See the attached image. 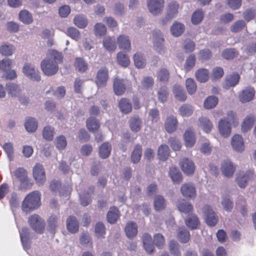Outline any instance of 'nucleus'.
I'll return each mask as SVG.
<instances>
[{
  "label": "nucleus",
  "mask_w": 256,
  "mask_h": 256,
  "mask_svg": "<svg viewBox=\"0 0 256 256\" xmlns=\"http://www.w3.org/2000/svg\"><path fill=\"white\" fill-rule=\"evenodd\" d=\"M62 56L60 52L54 50H49L47 56L40 63V68L47 76L56 74L58 70V64L62 62Z\"/></svg>",
  "instance_id": "nucleus-1"
},
{
  "label": "nucleus",
  "mask_w": 256,
  "mask_h": 256,
  "mask_svg": "<svg viewBox=\"0 0 256 256\" xmlns=\"http://www.w3.org/2000/svg\"><path fill=\"white\" fill-rule=\"evenodd\" d=\"M40 194L34 191L26 196L22 202V208L24 212H28L36 210L40 206Z\"/></svg>",
  "instance_id": "nucleus-2"
},
{
  "label": "nucleus",
  "mask_w": 256,
  "mask_h": 256,
  "mask_svg": "<svg viewBox=\"0 0 256 256\" xmlns=\"http://www.w3.org/2000/svg\"><path fill=\"white\" fill-rule=\"evenodd\" d=\"M28 222L32 228L36 232H44L45 229V222L40 216L36 214L30 216L28 218Z\"/></svg>",
  "instance_id": "nucleus-3"
},
{
  "label": "nucleus",
  "mask_w": 256,
  "mask_h": 256,
  "mask_svg": "<svg viewBox=\"0 0 256 256\" xmlns=\"http://www.w3.org/2000/svg\"><path fill=\"white\" fill-rule=\"evenodd\" d=\"M22 72L24 76L29 79L38 82L40 80V74L39 70L33 64H26L22 68Z\"/></svg>",
  "instance_id": "nucleus-4"
},
{
  "label": "nucleus",
  "mask_w": 256,
  "mask_h": 256,
  "mask_svg": "<svg viewBox=\"0 0 256 256\" xmlns=\"http://www.w3.org/2000/svg\"><path fill=\"white\" fill-rule=\"evenodd\" d=\"M202 211L207 224L210 226L216 225L218 221V216L212 208L208 205H206L203 207Z\"/></svg>",
  "instance_id": "nucleus-5"
},
{
  "label": "nucleus",
  "mask_w": 256,
  "mask_h": 256,
  "mask_svg": "<svg viewBox=\"0 0 256 256\" xmlns=\"http://www.w3.org/2000/svg\"><path fill=\"white\" fill-rule=\"evenodd\" d=\"M164 6V0H148L147 6L149 12L154 16L162 14Z\"/></svg>",
  "instance_id": "nucleus-6"
},
{
  "label": "nucleus",
  "mask_w": 256,
  "mask_h": 256,
  "mask_svg": "<svg viewBox=\"0 0 256 256\" xmlns=\"http://www.w3.org/2000/svg\"><path fill=\"white\" fill-rule=\"evenodd\" d=\"M152 40L154 46L156 50L160 54L165 53V48L163 46L164 38L162 32L160 30H154L152 32Z\"/></svg>",
  "instance_id": "nucleus-7"
},
{
  "label": "nucleus",
  "mask_w": 256,
  "mask_h": 256,
  "mask_svg": "<svg viewBox=\"0 0 256 256\" xmlns=\"http://www.w3.org/2000/svg\"><path fill=\"white\" fill-rule=\"evenodd\" d=\"M33 176L36 183L39 186H43L46 181L45 170L42 166L36 164L33 168Z\"/></svg>",
  "instance_id": "nucleus-8"
},
{
  "label": "nucleus",
  "mask_w": 256,
  "mask_h": 256,
  "mask_svg": "<svg viewBox=\"0 0 256 256\" xmlns=\"http://www.w3.org/2000/svg\"><path fill=\"white\" fill-rule=\"evenodd\" d=\"M253 172L252 170L239 172L236 178V182L241 188H244L249 180L253 178Z\"/></svg>",
  "instance_id": "nucleus-9"
},
{
  "label": "nucleus",
  "mask_w": 256,
  "mask_h": 256,
  "mask_svg": "<svg viewBox=\"0 0 256 256\" xmlns=\"http://www.w3.org/2000/svg\"><path fill=\"white\" fill-rule=\"evenodd\" d=\"M236 170V165L230 160H224L221 164L220 170L224 176H232Z\"/></svg>",
  "instance_id": "nucleus-10"
},
{
  "label": "nucleus",
  "mask_w": 256,
  "mask_h": 256,
  "mask_svg": "<svg viewBox=\"0 0 256 256\" xmlns=\"http://www.w3.org/2000/svg\"><path fill=\"white\" fill-rule=\"evenodd\" d=\"M255 95V90L252 87H246L239 94V100L242 103H246L252 100Z\"/></svg>",
  "instance_id": "nucleus-11"
},
{
  "label": "nucleus",
  "mask_w": 256,
  "mask_h": 256,
  "mask_svg": "<svg viewBox=\"0 0 256 256\" xmlns=\"http://www.w3.org/2000/svg\"><path fill=\"white\" fill-rule=\"evenodd\" d=\"M180 165L183 172L188 174H192L195 170L194 162L188 158H182L180 160Z\"/></svg>",
  "instance_id": "nucleus-12"
},
{
  "label": "nucleus",
  "mask_w": 256,
  "mask_h": 256,
  "mask_svg": "<svg viewBox=\"0 0 256 256\" xmlns=\"http://www.w3.org/2000/svg\"><path fill=\"white\" fill-rule=\"evenodd\" d=\"M220 134L224 138L229 136L231 133V124L226 118L220 119L218 124Z\"/></svg>",
  "instance_id": "nucleus-13"
},
{
  "label": "nucleus",
  "mask_w": 256,
  "mask_h": 256,
  "mask_svg": "<svg viewBox=\"0 0 256 256\" xmlns=\"http://www.w3.org/2000/svg\"><path fill=\"white\" fill-rule=\"evenodd\" d=\"M182 196L186 198H194L196 196V191L194 186L192 182L184 184L180 188Z\"/></svg>",
  "instance_id": "nucleus-14"
},
{
  "label": "nucleus",
  "mask_w": 256,
  "mask_h": 256,
  "mask_svg": "<svg viewBox=\"0 0 256 256\" xmlns=\"http://www.w3.org/2000/svg\"><path fill=\"white\" fill-rule=\"evenodd\" d=\"M231 145L233 149L237 152H241L244 150L243 138L239 134H235L232 138Z\"/></svg>",
  "instance_id": "nucleus-15"
},
{
  "label": "nucleus",
  "mask_w": 256,
  "mask_h": 256,
  "mask_svg": "<svg viewBox=\"0 0 256 256\" xmlns=\"http://www.w3.org/2000/svg\"><path fill=\"white\" fill-rule=\"evenodd\" d=\"M108 79V72L106 68L98 70L96 80V85L99 88L105 86Z\"/></svg>",
  "instance_id": "nucleus-16"
},
{
  "label": "nucleus",
  "mask_w": 256,
  "mask_h": 256,
  "mask_svg": "<svg viewBox=\"0 0 256 256\" xmlns=\"http://www.w3.org/2000/svg\"><path fill=\"white\" fill-rule=\"evenodd\" d=\"M6 88L8 96L12 98H18L22 96V89L16 84L8 82L6 85Z\"/></svg>",
  "instance_id": "nucleus-17"
},
{
  "label": "nucleus",
  "mask_w": 256,
  "mask_h": 256,
  "mask_svg": "<svg viewBox=\"0 0 256 256\" xmlns=\"http://www.w3.org/2000/svg\"><path fill=\"white\" fill-rule=\"evenodd\" d=\"M117 43L120 49L128 52L130 50V42L128 36L125 35L120 36L117 38Z\"/></svg>",
  "instance_id": "nucleus-18"
},
{
  "label": "nucleus",
  "mask_w": 256,
  "mask_h": 256,
  "mask_svg": "<svg viewBox=\"0 0 256 256\" xmlns=\"http://www.w3.org/2000/svg\"><path fill=\"white\" fill-rule=\"evenodd\" d=\"M184 140L185 145L187 148L192 147L196 140V138L194 131L190 129H188L184 134Z\"/></svg>",
  "instance_id": "nucleus-19"
},
{
  "label": "nucleus",
  "mask_w": 256,
  "mask_h": 256,
  "mask_svg": "<svg viewBox=\"0 0 256 256\" xmlns=\"http://www.w3.org/2000/svg\"><path fill=\"white\" fill-rule=\"evenodd\" d=\"M104 48L108 52H114L116 48L115 38L110 36H106L102 40Z\"/></svg>",
  "instance_id": "nucleus-20"
},
{
  "label": "nucleus",
  "mask_w": 256,
  "mask_h": 256,
  "mask_svg": "<svg viewBox=\"0 0 256 256\" xmlns=\"http://www.w3.org/2000/svg\"><path fill=\"white\" fill-rule=\"evenodd\" d=\"M184 24L178 22H175L170 28L171 34L174 37H178L181 36L184 33Z\"/></svg>",
  "instance_id": "nucleus-21"
},
{
  "label": "nucleus",
  "mask_w": 256,
  "mask_h": 256,
  "mask_svg": "<svg viewBox=\"0 0 256 256\" xmlns=\"http://www.w3.org/2000/svg\"><path fill=\"white\" fill-rule=\"evenodd\" d=\"M66 228L71 233L76 232L79 228V224L76 218L73 216H69L66 220Z\"/></svg>",
  "instance_id": "nucleus-22"
},
{
  "label": "nucleus",
  "mask_w": 256,
  "mask_h": 256,
  "mask_svg": "<svg viewBox=\"0 0 256 256\" xmlns=\"http://www.w3.org/2000/svg\"><path fill=\"white\" fill-rule=\"evenodd\" d=\"M173 94L176 98L183 102L186 99V93L182 87L178 84H175L173 87Z\"/></svg>",
  "instance_id": "nucleus-23"
},
{
  "label": "nucleus",
  "mask_w": 256,
  "mask_h": 256,
  "mask_svg": "<svg viewBox=\"0 0 256 256\" xmlns=\"http://www.w3.org/2000/svg\"><path fill=\"white\" fill-rule=\"evenodd\" d=\"M240 80V76L238 74L234 73L228 76L226 79L224 87L226 89L234 86L237 84Z\"/></svg>",
  "instance_id": "nucleus-24"
},
{
  "label": "nucleus",
  "mask_w": 256,
  "mask_h": 256,
  "mask_svg": "<svg viewBox=\"0 0 256 256\" xmlns=\"http://www.w3.org/2000/svg\"><path fill=\"white\" fill-rule=\"evenodd\" d=\"M112 150L111 145L108 142L102 144L98 148V155L103 159L108 158Z\"/></svg>",
  "instance_id": "nucleus-25"
},
{
  "label": "nucleus",
  "mask_w": 256,
  "mask_h": 256,
  "mask_svg": "<svg viewBox=\"0 0 256 256\" xmlns=\"http://www.w3.org/2000/svg\"><path fill=\"white\" fill-rule=\"evenodd\" d=\"M199 126L206 133H210L213 128V124L210 120L205 117H201L198 119Z\"/></svg>",
  "instance_id": "nucleus-26"
},
{
  "label": "nucleus",
  "mask_w": 256,
  "mask_h": 256,
  "mask_svg": "<svg viewBox=\"0 0 256 256\" xmlns=\"http://www.w3.org/2000/svg\"><path fill=\"white\" fill-rule=\"evenodd\" d=\"M20 240L24 249H28L30 248L29 229L24 228L21 232H20Z\"/></svg>",
  "instance_id": "nucleus-27"
},
{
  "label": "nucleus",
  "mask_w": 256,
  "mask_h": 256,
  "mask_svg": "<svg viewBox=\"0 0 256 256\" xmlns=\"http://www.w3.org/2000/svg\"><path fill=\"white\" fill-rule=\"evenodd\" d=\"M74 24L80 28H85L88 24V20L82 14L76 15L73 20Z\"/></svg>",
  "instance_id": "nucleus-28"
},
{
  "label": "nucleus",
  "mask_w": 256,
  "mask_h": 256,
  "mask_svg": "<svg viewBox=\"0 0 256 256\" xmlns=\"http://www.w3.org/2000/svg\"><path fill=\"white\" fill-rule=\"evenodd\" d=\"M178 124L176 118L174 116L168 117L165 122V128L168 133L176 130Z\"/></svg>",
  "instance_id": "nucleus-29"
},
{
  "label": "nucleus",
  "mask_w": 256,
  "mask_h": 256,
  "mask_svg": "<svg viewBox=\"0 0 256 256\" xmlns=\"http://www.w3.org/2000/svg\"><path fill=\"white\" fill-rule=\"evenodd\" d=\"M114 90L116 95L120 96L126 90L124 80L116 78L114 82Z\"/></svg>",
  "instance_id": "nucleus-30"
},
{
  "label": "nucleus",
  "mask_w": 256,
  "mask_h": 256,
  "mask_svg": "<svg viewBox=\"0 0 256 256\" xmlns=\"http://www.w3.org/2000/svg\"><path fill=\"white\" fill-rule=\"evenodd\" d=\"M185 224L190 229L194 230L198 228L200 222L196 214H192L185 219Z\"/></svg>",
  "instance_id": "nucleus-31"
},
{
  "label": "nucleus",
  "mask_w": 256,
  "mask_h": 256,
  "mask_svg": "<svg viewBox=\"0 0 256 256\" xmlns=\"http://www.w3.org/2000/svg\"><path fill=\"white\" fill-rule=\"evenodd\" d=\"M210 76V73L206 68H200L195 72V76L196 80L201 83L206 82Z\"/></svg>",
  "instance_id": "nucleus-32"
},
{
  "label": "nucleus",
  "mask_w": 256,
  "mask_h": 256,
  "mask_svg": "<svg viewBox=\"0 0 256 256\" xmlns=\"http://www.w3.org/2000/svg\"><path fill=\"white\" fill-rule=\"evenodd\" d=\"M126 236L130 238L136 236L138 234V226L134 222H128L125 227Z\"/></svg>",
  "instance_id": "nucleus-33"
},
{
  "label": "nucleus",
  "mask_w": 256,
  "mask_h": 256,
  "mask_svg": "<svg viewBox=\"0 0 256 256\" xmlns=\"http://www.w3.org/2000/svg\"><path fill=\"white\" fill-rule=\"evenodd\" d=\"M130 126L131 130L134 132H139L142 126V122L138 117H132L129 121Z\"/></svg>",
  "instance_id": "nucleus-34"
},
{
  "label": "nucleus",
  "mask_w": 256,
  "mask_h": 256,
  "mask_svg": "<svg viewBox=\"0 0 256 256\" xmlns=\"http://www.w3.org/2000/svg\"><path fill=\"white\" fill-rule=\"evenodd\" d=\"M169 176L175 183L179 184L182 180V174L176 166H172L170 168Z\"/></svg>",
  "instance_id": "nucleus-35"
},
{
  "label": "nucleus",
  "mask_w": 256,
  "mask_h": 256,
  "mask_svg": "<svg viewBox=\"0 0 256 256\" xmlns=\"http://www.w3.org/2000/svg\"><path fill=\"white\" fill-rule=\"evenodd\" d=\"M178 210L184 214H188L193 210V206L190 203L184 200H182L178 202L176 204Z\"/></svg>",
  "instance_id": "nucleus-36"
},
{
  "label": "nucleus",
  "mask_w": 256,
  "mask_h": 256,
  "mask_svg": "<svg viewBox=\"0 0 256 256\" xmlns=\"http://www.w3.org/2000/svg\"><path fill=\"white\" fill-rule=\"evenodd\" d=\"M218 99L214 96H210L206 98L204 103L206 109L210 110L214 108L218 104Z\"/></svg>",
  "instance_id": "nucleus-37"
},
{
  "label": "nucleus",
  "mask_w": 256,
  "mask_h": 256,
  "mask_svg": "<svg viewBox=\"0 0 256 256\" xmlns=\"http://www.w3.org/2000/svg\"><path fill=\"white\" fill-rule=\"evenodd\" d=\"M135 66L138 68H143L146 64V59L144 54L137 52L134 56Z\"/></svg>",
  "instance_id": "nucleus-38"
},
{
  "label": "nucleus",
  "mask_w": 256,
  "mask_h": 256,
  "mask_svg": "<svg viewBox=\"0 0 256 256\" xmlns=\"http://www.w3.org/2000/svg\"><path fill=\"white\" fill-rule=\"evenodd\" d=\"M177 237L180 242L186 243L190 240V234L186 229L180 228L178 230Z\"/></svg>",
  "instance_id": "nucleus-39"
},
{
  "label": "nucleus",
  "mask_w": 256,
  "mask_h": 256,
  "mask_svg": "<svg viewBox=\"0 0 256 256\" xmlns=\"http://www.w3.org/2000/svg\"><path fill=\"white\" fill-rule=\"evenodd\" d=\"M24 126L28 132H35L37 129L38 122L35 118H28L26 120Z\"/></svg>",
  "instance_id": "nucleus-40"
},
{
  "label": "nucleus",
  "mask_w": 256,
  "mask_h": 256,
  "mask_svg": "<svg viewBox=\"0 0 256 256\" xmlns=\"http://www.w3.org/2000/svg\"><path fill=\"white\" fill-rule=\"evenodd\" d=\"M255 120L254 117L252 115L247 116L242 124V130L246 132L249 130L253 126Z\"/></svg>",
  "instance_id": "nucleus-41"
},
{
  "label": "nucleus",
  "mask_w": 256,
  "mask_h": 256,
  "mask_svg": "<svg viewBox=\"0 0 256 256\" xmlns=\"http://www.w3.org/2000/svg\"><path fill=\"white\" fill-rule=\"evenodd\" d=\"M119 107L121 112L124 114L130 112L132 109L130 100L126 98H122L120 100L119 102Z\"/></svg>",
  "instance_id": "nucleus-42"
},
{
  "label": "nucleus",
  "mask_w": 256,
  "mask_h": 256,
  "mask_svg": "<svg viewBox=\"0 0 256 256\" xmlns=\"http://www.w3.org/2000/svg\"><path fill=\"white\" fill-rule=\"evenodd\" d=\"M119 216L118 210L116 207H111L107 214L108 222L110 224L114 223Z\"/></svg>",
  "instance_id": "nucleus-43"
},
{
  "label": "nucleus",
  "mask_w": 256,
  "mask_h": 256,
  "mask_svg": "<svg viewBox=\"0 0 256 256\" xmlns=\"http://www.w3.org/2000/svg\"><path fill=\"white\" fill-rule=\"evenodd\" d=\"M86 127L90 132H94L100 127V124L96 119L90 117L86 120Z\"/></svg>",
  "instance_id": "nucleus-44"
},
{
  "label": "nucleus",
  "mask_w": 256,
  "mask_h": 256,
  "mask_svg": "<svg viewBox=\"0 0 256 256\" xmlns=\"http://www.w3.org/2000/svg\"><path fill=\"white\" fill-rule=\"evenodd\" d=\"M116 60L118 63L123 67L128 66L130 63L128 56L122 52H120L117 54Z\"/></svg>",
  "instance_id": "nucleus-45"
},
{
  "label": "nucleus",
  "mask_w": 256,
  "mask_h": 256,
  "mask_svg": "<svg viewBox=\"0 0 256 256\" xmlns=\"http://www.w3.org/2000/svg\"><path fill=\"white\" fill-rule=\"evenodd\" d=\"M19 19L24 24H30L32 22V16L27 10H23L19 14Z\"/></svg>",
  "instance_id": "nucleus-46"
},
{
  "label": "nucleus",
  "mask_w": 256,
  "mask_h": 256,
  "mask_svg": "<svg viewBox=\"0 0 256 256\" xmlns=\"http://www.w3.org/2000/svg\"><path fill=\"white\" fill-rule=\"evenodd\" d=\"M166 202L163 196L158 195L156 196L154 200V206L156 210H162L165 208Z\"/></svg>",
  "instance_id": "nucleus-47"
},
{
  "label": "nucleus",
  "mask_w": 256,
  "mask_h": 256,
  "mask_svg": "<svg viewBox=\"0 0 256 256\" xmlns=\"http://www.w3.org/2000/svg\"><path fill=\"white\" fill-rule=\"evenodd\" d=\"M142 152V146L137 144L132 154L131 160L134 163H138L140 160Z\"/></svg>",
  "instance_id": "nucleus-48"
},
{
  "label": "nucleus",
  "mask_w": 256,
  "mask_h": 256,
  "mask_svg": "<svg viewBox=\"0 0 256 256\" xmlns=\"http://www.w3.org/2000/svg\"><path fill=\"white\" fill-rule=\"evenodd\" d=\"M194 112L193 107L188 104L182 105L178 109V112L182 116L188 117L192 115Z\"/></svg>",
  "instance_id": "nucleus-49"
},
{
  "label": "nucleus",
  "mask_w": 256,
  "mask_h": 256,
  "mask_svg": "<svg viewBox=\"0 0 256 256\" xmlns=\"http://www.w3.org/2000/svg\"><path fill=\"white\" fill-rule=\"evenodd\" d=\"M48 230L52 232H54L58 226V218L56 215H52L48 220Z\"/></svg>",
  "instance_id": "nucleus-50"
},
{
  "label": "nucleus",
  "mask_w": 256,
  "mask_h": 256,
  "mask_svg": "<svg viewBox=\"0 0 256 256\" xmlns=\"http://www.w3.org/2000/svg\"><path fill=\"white\" fill-rule=\"evenodd\" d=\"M170 149L168 146L166 144L161 145L158 150V156L160 160H166L169 156Z\"/></svg>",
  "instance_id": "nucleus-51"
},
{
  "label": "nucleus",
  "mask_w": 256,
  "mask_h": 256,
  "mask_svg": "<svg viewBox=\"0 0 256 256\" xmlns=\"http://www.w3.org/2000/svg\"><path fill=\"white\" fill-rule=\"evenodd\" d=\"M14 50V46L11 44H4L0 46V53L4 56H12Z\"/></svg>",
  "instance_id": "nucleus-52"
},
{
  "label": "nucleus",
  "mask_w": 256,
  "mask_h": 256,
  "mask_svg": "<svg viewBox=\"0 0 256 256\" xmlns=\"http://www.w3.org/2000/svg\"><path fill=\"white\" fill-rule=\"evenodd\" d=\"M221 204L224 209L228 212H231L233 208V202L228 196L223 195L222 197Z\"/></svg>",
  "instance_id": "nucleus-53"
},
{
  "label": "nucleus",
  "mask_w": 256,
  "mask_h": 256,
  "mask_svg": "<svg viewBox=\"0 0 256 256\" xmlns=\"http://www.w3.org/2000/svg\"><path fill=\"white\" fill-rule=\"evenodd\" d=\"M94 232L98 238H104L106 234V228L104 224L100 222H98L95 226Z\"/></svg>",
  "instance_id": "nucleus-54"
},
{
  "label": "nucleus",
  "mask_w": 256,
  "mask_h": 256,
  "mask_svg": "<svg viewBox=\"0 0 256 256\" xmlns=\"http://www.w3.org/2000/svg\"><path fill=\"white\" fill-rule=\"evenodd\" d=\"M54 144L56 148L58 150H64L67 145L66 137L62 135L57 136L54 140Z\"/></svg>",
  "instance_id": "nucleus-55"
},
{
  "label": "nucleus",
  "mask_w": 256,
  "mask_h": 256,
  "mask_svg": "<svg viewBox=\"0 0 256 256\" xmlns=\"http://www.w3.org/2000/svg\"><path fill=\"white\" fill-rule=\"evenodd\" d=\"M54 135V128L50 126H45L42 130V136L44 140L48 141H52Z\"/></svg>",
  "instance_id": "nucleus-56"
},
{
  "label": "nucleus",
  "mask_w": 256,
  "mask_h": 256,
  "mask_svg": "<svg viewBox=\"0 0 256 256\" xmlns=\"http://www.w3.org/2000/svg\"><path fill=\"white\" fill-rule=\"evenodd\" d=\"M94 191V188L93 187H90L89 188V192H87V194H81L80 193V199L82 205L84 206H87L90 202V194L91 193H92Z\"/></svg>",
  "instance_id": "nucleus-57"
},
{
  "label": "nucleus",
  "mask_w": 256,
  "mask_h": 256,
  "mask_svg": "<svg viewBox=\"0 0 256 256\" xmlns=\"http://www.w3.org/2000/svg\"><path fill=\"white\" fill-rule=\"evenodd\" d=\"M74 66L76 70L80 72H84L88 69V64L82 58H78L76 59Z\"/></svg>",
  "instance_id": "nucleus-58"
},
{
  "label": "nucleus",
  "mask_w": 256,
  "mask_h": 256,
  "mask_svg": "<svg viewBox=\"0 0 256 256\" xmlns=\"http://www.w3.org/2000/svg\"><path fill=\"white\" fill-rule=\"evenodd\" d=\"M186 87L188 93L192 95L195 93L197 86L194 79L188 78L186 80Z\"/></svg>",
  "instance_id": "nucleus-59"
},
{
  "label": "nucleus",
  "mask_w": 256,
  "mask_h": 256,
  "mask_svg": "<svg viewBox=\"0 0 256 256\" xmlns=\"http://www.w3.org/2000/svg\"><path fill=\"white\" fill-rule=\"evenodd\" d=\"M170 251L174 256H180L181 253L179 249V244L175 240H172L169 243Z\"/></svg>",
  "instance_id": "nucleus-60"
},
{
  "label": "nucleus",
  "mask_w": 256,
  "mask_h": 256,
  "mask_svg": "<svg viewBox=\"0 0 256 256\" xmlns=\"http://www.w3.org/2000/svg\"><path fill=\"white\" fill-rule=\"evenodd\" d=\"M204 12L202 10H198L192 16L191 20L193 24H197L200 23L204 18Z\"/></svg>",
  "instance_id": "nucleus-61"
},
{
  "label": "nucleus",
  "mask_w": 256,
  "mask_h": 256,
  "mask_svg": "<svg viewBox=\"0 0 256 256\" xmlns=\"http://www.w3.org/2000/svg\"><path fill=\"white\" fill-rule=\"evenodd\" d=\"M94 31L96 36H102L106 32V26L102 23H96L94 26Z\"/></svg>",
  "instance_id": "nucleus-62"
},
{
  "label": "nucleus",
  "mask_w": 256,
  "mask_h": 256,
  "mask_svg": "<svg viewBox=\"0 0 256 256\" xmlns=\"http://www.w3.org/2000/svg\"><path fill=\"white\" fill-rule=\"evenodd\" d=\"M178 4L176 2H172L168 4L166 14L174 17L178 13Z\"/></svg>",
  "instance_id": "nucleus-63"
},
{
  "label": "nucleus",
  "mask_w": 256,
  "mask_h": 256,
  "mask_svg": "<svg viewBox=\"0 0 256 256\" xmlns=\"http://www.w3.org/2000/svg\"><path fill=\"white\" fill-rule=\"evenodd\" d=\"M14 175L22 182H25L28 180L26 172L23 168H18L14 172Z\"/></svg>",
  "instance_id": "nucleus-64"
}]
</instances>
